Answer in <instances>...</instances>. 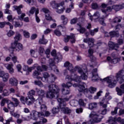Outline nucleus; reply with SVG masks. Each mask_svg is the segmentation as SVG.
I'll use <instances>...</instances> for the list:
<instances>
[{
	"label": "nucleus",
	"mask_w": 124,
	"mask_h": 124,
	"mask_svg": "<svg viewBox=\"0 0 124 124\" xmlns=\"http://www.w3.org/2000/svg\"><path fill=\"white\" fill-rule=\"evenodd\" d=\"M65 67H66L71 73V76H66V80L67 81H75L78 83H79V85L75 83L73 85L74 88L78 87V90L81 93H86L88 92L87 88V84L84 82H81V79L82 80H87L88 76L83 71L82 68L79 66L73 67V65L69 62H67L64 64Z\"/></svg>",
	"instance_id": "1"
},
{
	"label": "nucleus",
	"mask_w": 124,
	"mask_h": 124,
	"mask_svg": "<svg viewBox=\"0 0 124 124\" xmlns=\"http://www.w3.org/2000/svg\"><path fill=\"white\" fill-rule=\"evenodd\" d=\"M103 81H106L108 84V88H115L117 85V81H119L120 84L124 83V70H121L116 74V77L110 76L105 78Z\"/></svg>",
	"instance_id": "2"
},
{
	"label": "nucleus",
	"mask_w": 124,
	"mask_h": 124,
	"mask_svg": "<svg viewBox=\"0 0 124 124\" xmlns=\"http://www.w3.org/2000/svg\"><path fill=\"white\" fill-rule=\"evenodd\" d=\"M46 98L53 99L57 98L60 95V89L57 88L56 85H50L48 86V91L46 94Z\"/></svg>",
	"instance_id": "3"
},
{
	"label": "nucleus",
	"mask_w": 124,
	"mask_h": 124,
	"mask_svg": "<svg viewBox=\"0 0 124 124\" xmlns=\"http://www.w3.org/2000/svg\"><path fill=\"white\" fill-rule=\"evenodd\" d=\"M58 102H59V106L60 107V109L64 113V114H70L71 113V110L69 108L65 107V102L69 100V98H65L63 99L62 98L57 99Z\"/></svg>",
	"instance_id": "4"
},
{
	"label": "nucleus",
	"mask_w": 124,
	"mask_h": 124,
	"mask_svg": "<svg viewBox=\"0 0 124 124\" xmlns=\"http://www.w3.org/2000/svg\"><path fill=\"white\" fill-rule=\"evenodd\" d=\"M124 8V4L122 5H113L112 7H108L106 10L102 9V12L104 14V16H103V18H105V17H107L108 16V14H109V12H111L112 11V9H114L115 11H119V10H121V9H123Z\"/></svg>",
	"instance_id": "5"
},
{
	"label": "nucleus",
	"mask_w": 124,
	"mask_h": 124,
	"mask_svg": "<svg viewBox=\"0 0 124 124\" xmlns=\"http://www.w3.org/2000/svg\"><path fill=\"white\" fill-rule=\"evenodd\" d=\"M89 118L93 120L92 122V119L90 120L91 123H100L103 117L99 112L92 111L89 115Z\"/></svg>",
	"instance_id": "6"
},
{
	"label": "nucleus",
	"mask_w": 124,
	"mask_h": 124,
	"mask_svg": "<svg viewBox=\"0 0 124 124\" xmlns=\"http://www.w3.org/2000/svg\"><path fill=\"white\" fill-rule=\"evenodd\" d=\"M40 74L41 73L37 71V70H35L33 73L32 76L33 78H36L38 79V80H40L41 79V80L43 81V82H45L46 79H47V78L49 76V74H48L47 73H45L43 75L44 78H41L40 77H38L39 76V75H40Z\"/></svg>",
	"instance_id": "7"
},
{
	"label": "nucleus",
	"mask_w": 124,
	"mask_h": 124,
	"mask_svg": "<svg viewBox=\"0 0 124 124\" xmlns=\"http://www.w3.org/2000/svg\"><path fill=\"white\" fill-rule=\"evenodd\" d=\"M35 90L39 96V98L37 99V102H38L39 104H41L42 102H43L42 98L44 97V95H45V91L42 89H38V88H36Z\"/></svg>",
	"instance_id": "8"
},
{
	"label": "nucleus",
	"mask_w": 124,
	"mask_h": 124,
	"mask_svg": "<svg viewBox=\"0 0 124 124\" xmlns=\"http://www.w3.org/2000/svg\"><path fill=\"white\" fill-rule=\"evenodd\" d=\"M109 94H110V93H106L105 95L106 98L103 99L102 101L100 102L101 106H102L103 108H107V104H108V101L112 99V97L110 96Z\"/></svg>",
	"instance_id": "9"
},
{
	"label": "nucleus",
	"mask_w": 124,
	"mask_h": 124,
	"mask_svg": "<svg viewBox=\"0 0 124 124\" xmlns=\"http://www.w3.org/2000/svg\"><path fill=\"white\" fill-rule=\"evenodd\" d=\"M92 17L93 20H95V22H96L95 20H98L100 24L102 25V26H106V24L104 22V19L101 17L99 18L100 17V14L98 12H96Z\"/></svg>",
	"instance_id": "10"
},
{
	"label": "nucleus",
	"mask_w": 124,
	"mask_h": 124,
	"mask_svg": "<svg viewBox=\"0 0 124 124\" xmlns=\"http://www.w3.org/2000/svg\"><path fill=\"white\" fill-rule=\"evenodd\" d=\"M30 115L31 116V118L35 121L37 120V117H38V118H41L42 119L44 118V113L43 112H37L35 110L32 111Z\"/></svg>",
	"instance_id": "11"
},
{
	"label": "nucleus",
	"mask_w": 124,
	"mask_h": 124,
	"mask_svg": "<svg viewBox=\"0 0 124 124\" xmlns=\"http://www.w3.org/2000/svg\"><path fill=\"white\" fill-rule=\"evenodd\" d=\"M124 28V22L122 23V24L118 25L116 26V31H112L109 32V34L111 37H114V36H119V30H122V29Z\"/></svg>",
	"instance_id": "12"
},
{
	"label": "nucleus",
	"mask_w": 124,
	"mask_h": 124,
	"mask_svg": "<svg viewBox=\"0 0 124 124\" xmlns=\"http://www.w3.org/2000/svg\"><path fill=\"white\" fill-rule=\"evenodd\" d=\"M5 86V84L4 83L1 82L0 83V93H2V95L3 96H8L10 94V93L8 90L5 89L3 90V88Z\"/></svg>",
	"instance_id": "13"
},
{
	"label": "nucleus",
	"mask_w": 124,
	"mask_h": 124,
	"mask_svg": "<svg viewBox=\"0 0 124 124\" xmlns=\"http://www.w3.org/2000/svg\"><path fill=\"white\" fill-rule=\"evenodd\" d=\"M11 47L13 49H15L16 51H22L23 49V45L20 43H12Z\"/></svg>",
	"instance_id": "14"
},
{
	"label": "nucleus",
	"mask_w": 124,
	"mask_h": 124,
	"mask_svg": "<svg viewBox=\"0 0 124 124\" xmlns=\"http://www.w3.org/2000/svg\"><path fill=\"white\" fill-rule=\"evenodd\" d=\"M34 13L35 15L39 14V9L38 8L36 9L35 7H32L31 8L30 11L27 12V14H28L29 16H31V15H33Z\"/></svg>",
	"instance_id": "15"
},
{
	"label": "nucleus",
	"mask_w": 124,
	"mask_h": 124,
	"mask_svg": "<svg viewBox=\"0 0 124 124\" xmlns=\"http://www.w3.org/2000/svg\"><path fill=\"white\" fill-rule=\"evenodd\" d=\"M41 11L44 12L45 13V18L47 21H51L52 20V16H50V11L47 9L45 8H43Z\"/></svg>",
	"instance_id": "16"
},
{
	"label": "nucleus",
	"mask_w": 124,
	"mask_h": 124,
	"mask_svg": "<svg viewBox=\"0 0 124 124\" xmlns=\"http://www.w3.org/2000/svg\"><path fill=\"white\" fill-rule=\"evenodd\" d=\"M35 94V91L33 90H31V91H29L28 93V97L29 99H30L32 102H34L36 100L34 97H33V95Z\"/></svg>",
	"instance_id": "17"
},
{
	"label": "nucleus",
	"mask_w": 124,
	"mask_h": 124,
	"mask_svg": "<svg viewBox=\"0 0 124 124\" xmlns=\"http://www.w3.org/2000/svg\"><path fill=\"white\" fill-rule=\"evenodd\" d=\"M21 102L23 104H27V105H31V104H32L33 103V102L31 101H29V98H28V97H25L24 96H21L20 97V99Z\"/></svg>",
	"instance_id": "18"
},
{
	"label": "nucleus",
	"mask_w": 124,
	"mask_h": 124,
	"mask_svg": "<svg viewBox=\"0 0 124 124\" xmlns=\"http://www.w3.org/2000/svg\"><path fill=\"white\" fill-rule=\"evenodd\" d=\"M0 77H1L4 82H7L9 78V74L7 73L1 71L0 72Z\"/></svg>",
	"instance_id": "19"
},
{
	"label": "nucleus",
	"mask_w": 124,
	"mask_h": 124,
	"mask_svg": "<svg viewBox=\"0 0 124 124\" xmlns=\"http://www.w3.org/2000/svg\"><path fill=\"white\" fill-rule=\"evenodd\" d=\"M63 4H64V1H62L61 3L59 4V5L56 9V12H57V13H59L60 14H61V13H62V12L64 11L65 9L62 6Z\"/></svg>",
	"instance_id": "20"
},
{
	"label": "nucleus",
	"mask_w": 124,
	"mask_h": 124,
	"mask_svg": "<svg viewBox=\"0 0 124 124\" xmlns=\"http://www.w3.org/2000/svg\"><path fill=\"white\" fill-rule=\"evenodd\" d=\"M70 39L71 43H75V36L74 34H72L71 36H66L64 37V42H68Z\"/></svg>",
	"instance_id": "21"
},
{
	"label": "nucleus",
	"mask_w": 124,
	"mask_h": 124,
	"mask_svg": "<svg viewBox=\"0 0 124 124\" xmlns=\"http://www.w3.org/2000/svg\"><path fill=\"white\" fill-rule=\"evenodd\" d=\"M108 46L109 47L110 50H116V51L117 49H118L119 47V44H115L113 43V42H109Z\"/></svg>",
	"instance_id": "22"
},
{
	"label": "nucleus",
	"mask_w": 124,
	"mask_h": 124,
	"mask_svg": "<svg viewBox=\"0 0 124 124\" xmlns=\"http://www.w3.org/2000/svg\"><path fill=\"white\" fill-rule=\"evenodd\" d=\"M4 66L8 70H9V72L10 74L14 73V69H13V66H14V65L13 64H5Z\"/></svg>",
	"instance_id": "23"
},
{
	"label": "nucleus",
	"mask_w": 124,
	"mask_h": 124,
	"mask_svg": "<svg viewBox=\"0 0 124 124\" xmlns=\"http://www.w3.org/2000/svg\"><path fill=\"white\" fill-rule=\"evenodd\" d=\"M120 88V89L119 87H117L116 91L118 95H122L123 93H124V84H122Z\"/></svg>",
	"instance_id": "24"
},
{
	"label": "nucleus",
	"mask_w": 124,
	"mask_h": 124,
	"mask_svg": "<svg viewBox=\"0 0 124 124\" xmlns=\"http://www.w3.org/2000/svg\"><path fill=\"white\" fill-rule=\"evenodd\" d=\"M9 83L12 86H16L18 85V80L15 77H12L10 78L9 80Z\"/></svg>",
	"instance_id": "25"
},
{
	"label": "nucleus",
	"mask_w": 124,
	"mask_h": 124,
	"mask_svg": "<svg viewBox=\"0 0 124 124\" xmlns=\"http://www.w3.org/2000/svg\"><path fill=\"white\" fill-rule=\"evenodd\" d=\"M95 72L94 73H93V77H92V81L93 82H96V81H98V80H99L100 78H99V77H98V75H97V73H96V71L97 70L95 69Z\"/></svg>",
	"instance_id": "26"
},
{
	"label": "nucleus",
	"mask_w": 124,
	"mask_h": 124,
	"mask_svg": "<svg viewBox=\"0 0 124 124\" xmlns=\"http://www.w3.org/2000/svg\"><path fill=\"white\" fill-rule=\"evenodd\" d=\"M23 7H24V6L22 5H20L18 6L14 5L13 6V8H14V10H16L18 15H20V14L22 13V11H21V8H23Z\"/></svg>",
	"instance_id": "27"
},
{
	"label": "nucleus",
	"mask_w": 124,
	"mask_h": 124,
	"mask_svg": "<svg viewBox=\"0 0 124 124\" xmlns=\"http://www.w3.org/2000/svg\"><path fill=\"white\" fill-rule=\"evenodd\" d=\"M5 25L9 26L10 27V30H13V25H12L11 23L6 22H0V28H4Z\"/></svg>",
	"instance_id": "28"
},
{
	"label": "nucleus",
	"mask_w": 124,
	"mask_h": 124,
	"mask_svg": "<svg viewBox=\"0 0 124 124\" xmlns=\"http://www.w3.org/2000/svg\"><path fill=\"white\" fill-rule=\"evenodd\" d=\"M36 69L38 72H39V71L42 72V71H46V70L48 69V67L45 65H42V67H40V66H38Z\"/></svg>",
	"instance_id": "29"
},
{
	"label": "nucleus",
	"mask_w": 124,
	"mask_h": 124,
	"mask_svg": "<svg viewBox=\"0 0 124 124\" xmlns=\"http://www.w3.org/2000/svg\"><path fill=\"white\" fill-rule=\"evenodd\" d=\"M88 53L90 55V58L91 60V62H95V61H96V58L94 56H93V50L90 49L88 51Z\"/></svg>",
	"instance_id": "30"
},
{
	"label": "nucleus",
	"mask_w": 124,
	"mask_h": 124,
	"mask_svg": "<svg viewBox=\"0 0 124 124\" xmlns=\"http://www.w3.org/2000/svg\"><path fill=\"white\" fill-rule=\"evenodd\" d=\"M97 107V103H90L88 104V107H87V109L89 110H93L94 108H96Z\"/></svg>",
	"instance_id": "31"
},
{
	"label": "nucleus",
	"mask_w": 124,
	"mask_h": 124,
	"mask_svg": "<svg viewBox=\"0 0 124 124\" xmlns=\"http://www.w3.org/2000/svg\"><path fill=\"white\" fill-rule=\"evenodd\" d=\"M107 60L108 62H111V63H114V64L117 63L118 62H119L120 61V59L119 58H114L113 59H112L110 57H108Z\"/></svg>",
	"instance_id": "32"
},
{
	"label": "nucleus",
	"mask_w": 124,
	"mask_h": 124,
	"mask_svg": "<svg viewBox=\"0 0 124 124\" xmlns=\"http://www.w3.org/2000/svg\"><path fill=\"white\" fill-rule=\"evenodd\" d=\"M14 39L15 40L14 43H18V41L22 40V35L19 33H16L14 37Z\"/></svg>",
	"instance_id": "33"
},
{
	"label": "nucleus",
	"mask_w": 124,
	"mask_h": 124,
	"mask_svg": "<svg viewBox=\"0 0 124 124\" xmlns=\"http://www.w3.org/2000/svg\"><path fill=\"white\" fill-rule=\"evenodd\" d=\"M87 99L83 100L80 99L78 100V103L80 106H82V107H86V105H87Z\"/></svg>",
	"instance_id": "34"
},
{
	"label": "nucleus",
	"mask_w": 124,
	"mask_h": 124,
	"mask_svg": "<svg viewBox=\"0 0 124 124\" xmlns=\"http://www.w3.org/2000/svg\"><path fill=\"white\" fill-rule=\"evenodd\" d=\"M8 104V108L11 111H14L15 109V105H14V103L11 102L10 101V102L7 103Z\"/></svg>",
	"instance_id": "35"
},
{
	"label": "nucleus",
	"mask_w": 124,
	"mask_h": 124,
	"mask_svg": "<svg viewBox=\"0 0 124 124\" xmlns=\"http://www.w3.org/2000/svg\"><path fill=\"white\" fill-rule=\"evenodd\" d=\"M81 20H82V18H74L71 20V25H74V24H76L78 22H79L80 24H81Z\"/></svg>",
	"instance_id": "36"
},
{
	"label": "nucleus",
	"mask_w": 124,
	"mask_h": 124,
	"mask_svg": "<svg viewBox=\"0 0 124 124\" xmlns=\"http://www.w3.org/2000/svg\"><path fill=\"white\" fill-rule=\"evenodd\" d=\"M47 43L48 41L44 38V35H43L42 38L40 39L39 40V43H40V44L46 45V44Z\"/></svg>",
	"instance_id": "37"
},
{
	"label": "nucleus",
	"mask_w": 124,
	"mask_h": 124,
	"mask_svg": "<svg viewBox=\"0 0 124 124\" xmlns=\"http://www.w3.org/2000/svg\"><path fill=\"white\" fill-rule=\"evenodd\" d=\"M78 28L79 29H78V31H79L80 33H84L85 31H86V29L82 26H81V24H78Z\"/></svg>",
	"instance_id": "38"
},
{
	"label": "nucleus",
	"mask_w": 124,
	"mask_h": 124,
	"mask_svg": "<svg viewBox=\"0 0 124 124\" xmlns=\"http://www.w3.org/2000/svg\"><path fill=\"white\" fill-rule=\"evenodd\" d=\"M43 104V102H42L41 104H39L40 105H41V107H40V109L41 111V113H43V112H45V111L47 110V107L46 106V105Z\"/></svg>",
	"instance_id": "39"
},
{
	"label": "nucleus",
	"mask_w": 124,
	"mask_h": 124,
	"mask_svg": "<svg viewBox=\"0 0 124 124\" xmlns=\"http://www.w3.org/2000/svg\"><path fill=\"white\" fill-rule=\"evenodd\" d=\"M11 54H10V57H12V60L13 62L14 63H16V62H17V63H19V61H18V58H17V56H13V53H12Z\"/></svg>",
	"instance_id": "40"
},
{
	"label": "nucleus",
	"mask_w": 124,
	"mask_h": 124,
	"mask_svg": "<svg viewBox=\"0 0 124 124\" xmlns=\"http://www.w3.org/2000/svg\"><path fill=\"white\" fill-rule=\"evenodd\" d=\"M62 94H64V95H66L70 93V91L67 88L62 89Z\"/></svg>",
	"instance_id": "41"
},
{
	"label": "nucleus",
	"mask_w": 124,
	"mask_h": 124,
	"mask_svg": "<svg viewBox=\"0 0 124 124\" xmlns=\"http://www.w3.org/2000/svg\"><path fill=\"white\" fill-rule=\"evenodd\" d=\"M32 69H33V67H29L27 65H24L23 67V70L24 71H28V72H31Z\"/></svg>",
	"instance_id": "42"
},
{
	"label": "nucleus",
	"mask_w": 124,
	"mask_h": 124,
	"mask_svg": "<svg viewBox=\"0 0 124 124\" xmlns=\"http://www.w3.org/2000/svg\"><path fill=\"white\" fill-rule=\"evenodd\" d=\"M93 43H94V39L93 38L88 39V44L89 47H93Z\"/></svg>",
	"instance_id": "43"
},
{
	"label": "nucleus",
	"mask_w": 124,
	"mask_h": 124,
	"mask_svg": "<svg viewBox=\"0 0 124 124\" xmlns=\"http://www.w3.org/2000/svg\"><path fill=\"white\" fill-rule=\"evenodd\" d=\"M30 54L33 58H36V57H37L36 55V49H31Z\"/></svg>",
	"instance_id": "44"
},
{
	"label": "nucleus",
	"mask_w": 124,
	"mask_h": 124,
	"mask_svg": "<svg viewBox=\"0 0 124 124\" xmlns=\"http://www.w3.org/2000/svg\"><path fill=\"white\" fill-rule=\"evenodd\" d=\"M12 100L13 101H14V102H15L14 105L15 106V107H17V106H18V105H19V104H20V102L16 98L12 97Z\"/></svg>",
	"instance_id": "45"
},
{
	"label": "nucleus",
	"mask_w": 124,
	"mask_h": 124,
	"mask_svg": "<svg viewBox=\"0 0 124 124\" xmlns=\"http://www.w3.org/2000/svg\"><path fill=\"white\" fill-rule=\"evenodd\" d=\"M74 4H73V2L71 3V5L69 6V8H67V9H66L65 10V12L66 13H69L70 12H71V10L73 9V8H74Z\"/></svg>",
	"instance_id": "46"
},
{
	"label": "nucleus",
	"mask_w": 124,
	"mask_h": 124,
	"mask_svg": "<svg viewBox=\"0 0 124 124\" xmlns=\"http://www.w3.org/2000/svg\"><path fill=\"white\" fill-rule=\"evenodd\" d=\"M70 104L71 106H77V105H78V101H77V100H72L70 101Z\"/></svg>",
	"instance_id": "47"
},
{
	"label": "nucleus",
	"mask_w": 124,
	"mask_h": 124,
	"mask_svg": "<svg viewBox=\"0 0 124 124\" xmlns=\"http://www.w3.org/2000/svg\"><path fill=\"white\" fill-rule=\"evenodd\" d=\"M60 110H61V108L58 107V108H54L52 109V113L53 114H57V113H59V111H60Z\"/></svg>",
	"instance_id": "48"
},
{
	"label": "nucleus",
	"mask_w": 124,
	"mask_h": 124,
	"mask_svg": "<svg viewBox=\"0 0 124 124\" xmlns=\"http://www.w3.org/2000/svg\"><path fill=\"white\" fill-rule=\"evenodd\" d=\"M62 86L63 88H70V87L72 86V83L70 82H68L66 83V84L64 83L62 84Z\"/></svg>",
	"instance_id": "49"
},
{
	"label": "nucleus",
	"mask_w": 124,
	"mask_h": 124,
	"mask_svg": "<svg viewBox=\"0 0 124 124\" xmlns=\"http://www.w3.org/2000/svg\"><path fill=\"white\" fill-rule=\"evenodd\" d=\"M50 5L53 8H55L56 9L58 7V6L60 5V4L56 3V2L55 1H52L50 3Z\"/></svg>",
	"instance_id": "50"
},
{
	"label": "nucleus",
	"mask_w": 124,
	"mask_h": 124,
	"mask_svg": "<svg viewBox=\"0 0 124 124\" xmlns=\"http://www.w3.org/2000/svg\"><path fill=\"white\" fill-rule=\"evenodd\" d=\"M15 34V32L12 30H10L7 33V35L8 37H11V36H13Z\"/></svg>",
	"instance_id": "51"
},
{
	"label": "nucleus",
	"mask_w": 124,
	"mask_h": 124,
	"mask_svg": "<svg viewBox=\"0 0 124 124\" xmlns=\"http://www.w3.org/2000/svg\"><path fill=\"white\" fill-rule=\"evenodd\" d=\"M9 102H10V100L6 99H4L1 101V106H4V104H5V103H9Z\"/></svg>",
	"instance_id": "52"
},
{
	"label": "nucleus",
	"mask_w": 124,
	"mask_h": 124,
	"mask_svg": "<svg viewBox=\"0 0 124 124\" xmlns=\"http://www.w3.org/2000/svg\"><path fill=\"white\" fill-rule=\"evenodd\" d=\"M89 91L90 93H94L96 92V88L91 87L89 89Z\"/></svg>",
	"instance_id": "53"
},
{
	"label": "nucleus",
	"mask_w": 124,
	"mask_h": 124,
	"mask_svg": "<svg viewBox=\"0 0 124 124\" xmlns=\"http://www.w3.org/2000/svg\"><path fill=\"white\" fill-rule=\"evenodd\" d=\"M121 20H122V18H121L116 17L115 18H114L113 19V22L112 23V25H113V24L115 23H120V22H121Z\"/></svg>",
	"instance_id": "54"
},
{
	"label": "nucleus",
	"mask_w": 124,
	"mask_h": 124,
	"mask_svg": "<svg viewBox=\"0 0 124 124\" xmlns=\"http://www.w3.org/2000/svg\"><path fill=\"white\" fill-rule=\"evenodd\" d=\"M23 35L26 38H29L30 37V33L28 31H23Z\"/></svg>",
	"instance_id": "55"
},
{
	"label": "nucleus",
	"mask_w": 124,
	"mask_h": 124,
	"mask_svg": "<svg viewBox=\"0 0 124 124\" xmlns=\"http://www.w3.org/2000/svg\"><path fill=\"white\" fill-rule=\"evenodd\" d=\"M34 84L35 85H37V86H39V87H43V84L40 81H35Z\"/></svg>",
	"instance_id": "56"
},
{
	"label": "nucleus",
	"mask_w": 124,
	"mask_h": 124,
	"mask_svg": "<svg viewBox=\"0 0 124 124\" xmlns=\"http://www.w3.org/2000/svg\"><path fill=\"white\" fill-rule=\"evenodd\" d=\"M51 52V50L50 49L47 48L46 50L45 54L46 55V58H50V53Z\"/></svg>",
	"instance_id": "57"
},
{
	"label": "nucleus",
	"mask_w": 124,
	"mask_h": 124,
	"mask_svg": "<svg viewBox=\"0 0 124 124\" xmlns=\"http://www.w3.org/2000/svg\"><path fill=\"white\" fill-rule=\"evenodd\" d=\"M92 8L93 9H96L98 8V5L96 3H93L92 4Z\"/></svg>",
	"instance_id": "58"
},
{
	"label": "nucleus",
	"mask_w": 124,
	"mask_h": 124,
	"mask_svg": "<svg viewBox=\"0 0 124 124\" xmlns=\"http://www.w3.org/2000/svg\"><path fill=\"white\" fill-rule=\"evenodd\" d=\"M102 93V91H100L97 93V94L96 96L94 97V99H98L99 98V96L101 95V93Z\"/></svg>",
	"instance_id": "59"
},
{
	"label": "nucleus",
	"mask_w": 124,
	"mask_h": 124,
	"mask_svg": "<svg viewBox=\"0 0 124 124\" xmlns=\"http://www.w3.org/2000/svg\"><path fill=\"white\" fill-rule=\"evenodd\" d=\"M49 62L50 66H54L55 65V62H54V60H53V59H49Z\"/></svg>",
	"instance_id": "60"
},
{
	"label": "nucleus",
	"mask_w": 124,
	"mask_h": 124,
	"mask_svg": "<svg viewBox=\"0 0 124 124\" xmlns=\"http://www.w3.org/2000/svg\"><path fill=\"white\" fill-rule=\"evenodd\" d=\"M54 33L57 36H60V35H62V33L61 32V31H60L57 30L54 31Z\"/></svg>",
	"instance_id": "61"
},
{
	"label": "nucleus",
	"mask_w": 124,
	"mask_h": 124,
	"mask_svg": "<svg viewBox=\"0 0 124 124\" xmlns=\"http://www.w3.org/2000/svg\"><path fill=\"white\" fill-rule=\"evenodd\" d=\"M16 68L17 69L18 72H21V70H22V65L21 64H18L16 66Z\"/></svg>",
	"instance_id": "62"
},
{
	"label": "nucleus",
	"mask_w": 124,
	"mask_h": 124,
	"mask_svg": "<svg viewBox=\"0 0 124 124\" xmlns=\"http://www.w3.org/2000/svg\"><path fill=\"white\" fill-rule=\"evenodd\" d=\"M76 113H77L78 114L83 113V108H77L76 109Z\"/></svg>",
	"instance_id": "63"
},
{
	"label": "nucleus",
	"mask_w": 124,
	"mask_h": 124,
	"mask_svg": "<svg viewBox=\"0 0 124 124\" xmlns=\"http://www.w3.org/2000/svg\"><path fill=\"white\" fill-rule=\"evenodd\" d=\"M6 124H10V122H13V119H12V117H10L6 120Z\"/></svg>",
	"instance_id": "64"
}]
</instances>
